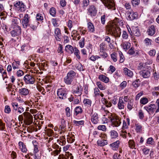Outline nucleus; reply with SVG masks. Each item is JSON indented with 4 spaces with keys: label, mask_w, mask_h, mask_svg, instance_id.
Listing matches in <instances>:
<instances>
[{
    "label": "nucleus",
    "mask_w": 159,
    "mask_h": 159,
    "mask_svg": "<svg viewBox=\"0 0 159 159\" xmlns=\"http://www.w3.org/2000/svg\"><path fill=\"white\" fill-rule=\"evenodd\" d=\"M108 30L115 38L120 37L121 30L119 27H116L114 24H110L108 27Z\"/></svg>",
    "instance_id": "1"
},
{
    "label": "nucleus",
    "mask_w": 159,
    "mask_h": 159,
    "mask_svg": "<svg viewBox=\"0 0 159 159\" xmlns=\"http://www.w3.org/2000/svg\"><path fill=\"white\" fill-rule=\"evenodd\" d=\"M75 75L76 73L75 72L72 70H70L64 79L65 83L67 84H71Z\"/></svg>",
    "instance_id": "2"
},
{
    "label": "nucleus",
    "mask_w": 159,
    "mask_h": 159,
    "mask_svg": "<svg viewBox=\"0 0 159 159\" xmlns=\"http://www.w3.org/2000/svg\"><path fill=\"white\" fill-rule=\"evenodd\" d=\"M15 9L19 12H23L26 10V6L22 2L17 1L14 3Z\"/></svg>",
    "instance_id": "3"
},
{
    "label": "nucleus",
    "mask_w": 159,
    "mask_h": 159,
    "mask_svg": "<svg viewBox=\"0 0 159 159\" xmlns=\"http://www.w3.org/2000/svg\"><path fill=\"white\" fill-rule=\"evenodd\" d=\"M24 81L27 84H32L34 83L35 79L34 77L30 75L27 74L25 75L23 79Z\"/></svg>",
    "instance_id": "4"
},
{
    "label": "nucleus",
    "mask_w": 159,
    "mask_h": 159,
    "mask_svg": "<svg viewBox=\"0 0 159 159\" xmlns=\"http://www.w3.org/2000/svg\"><path fill=\"white\" fill-rule=\"evenodd\" d=\"M110 119L113 125L116 127L119 126L121 123L120 119L116 114L114 115Z\"/></svg>",
    "instance_id": "5"
},
{
    "label": "nucleus",
    "mask_w": 159,
    "mask_h": 159,
    "mask_svg": "<svg viewBox=\"0 0 159 159\" xmlns=\"http://www.w3.org/2000/svg\"><path fill=\"white\" fill-rule=\"evenodd\" d=\"M67 90L65 88H61L58 89L57 95L61 99H65L66 98Z\"/></svg>",
    "instance_id": "6"
},
{
    "label": "nucleus",
    "mask_w": 159,
    "mask_h": 159,
    "mask_svg": "<svg viewBox=\"0 0 159 159\" xmlns=\"http://www.w3.org/2000/svg\"><path fill=\"white\" fill-rule=\"evenodd\" d=\"M105 7L109 9H114L115 4L113 0H101Z\"/></svg>",
    "instance_id": "7"
},
{
    "label": "nucleus",
    "mask_w": 159,
    "mask_h": 159,
    "mask_svg": "<svg viewBox=\"0 0 159 159\" xmlns=\"http://www.w3.org/2000/svg\"><path fill=\"white\" fill-rule=\"evenodd\" d=\"M30 16L27 14H25L22 20L21 24L24 28H26L29 25Z\"/></svg>",
    "instance_id": "8"
},
{
    "label": "nucleus",
    "mask_w": 159,
    "mask_h": 159,
    "mask_svg": "<svg viewBox=\"0 0 159 159\" xmlns=\"http://www.w3.org/2000/svg\"><path fill=\"white\" fill-rule=\"evenodd\" d=\"M87 13L91 16H93L96 15L97 11L96 7L93 5L90 6L87 9Z\"/></svg>",
    "instance_id": "9"
},
{
    "label": "nucleus",
    "mask_w": 159,
    "mask_h": 159,
    "mask_svg": "<svg viewBox=\"0 0 159 159\" xmlns=\"http://www.w3.org/2000/svg\"><path fill=\"white\" fill-rule=\"evenodd\" d=\"M24 116L25 117V120L27 122V124L28 125H30L32 122L33 116L31 115L30 113L28 112H24L23 113Z\"/></svg>",
    "instance_id": "10"
},
{
    "label": "nucleus",
    "mask_w": 159,
    "mask_h": 159,
    "mask_svg": "<svg viewBox=\"0 0 159 159\" xmlns=\"http://www.w3.org/2000/svg\"><path fill=\"white\" fill-rule=\"evenodd\" d=\"M10 33L12 37H16L21 34V29L20 27H14Z\"/></svg>",
    "instance_id": "11"
},
{
    "label": "nucleus",
    "mask_w": 159,
    "mask_h": 159,
    "mask_svg": "<svg viewBox=\"0 0 159 159\" xmlns=\"http://www.w3.org/2000/svg\"><path fill=\"white\" fill-rule=\"evenodd\" d=\"M128 14L127 19L129 20H133L137 18L138 16V15L137 12H134L132 10L128 12Z\"/></svg>",
    "instance_id": "12"
},
{
    "label": "nucleus",
    "mask_w": 159,
    "mask_h": 159,
    "mask_svg": "<svg viewBox=\"0 0 159 159\" xmlns=\"http://www.w3.org/2000/svg\"><path fill=\"white\" fill-rule=\"evenodd\" d=\"M144 108L148 112L152 113L155 111V110L156 109V106L154 104H151L148 106L145 107Z\"/></svg>",
    "instance_id": "13"
},
{
    "label": "nucleus",
    "mask_w": 159,
    "mask_h": 159,
    "mask_svg": "<svg viewBox=\"0 0 159 159\" xmlns=\"http://www.w3.org/2000/svg\"><path fill=\"white\" fill-rule=\"evenodd\" d=\"M120 143V141L119 140H117L110 144L109 146L114 151L117 150L119 148Z\"/></svg>",
    "instance_id": "14"
},
{
    "label": "nucleus",
    "mask_w": 159,
    "mask_h": 159,
    "mask_svg": "<svg viewBox=\"0 0 159 159\" xmlns=\"http://www.w3.org/2000/svg\"><path fill=\"white\" fill-rule=\"evenodd\" d=\"M110 24H114L116 27L122 26L124 25V21L119 20V19L116 18L113 21V22Z\"/></svg>",
    "instance_id": "15"
},
{
    "label": "nucleus",
    "mask_w": 159,
    "mask_h": 159,
    "mask_svg": "<svg viewBox=\"0 0 159 159\" xmlns=\"http://www.w3.org/2000/svg\"><path fill=\"white\" fill-rule=\"evenodd\" d=\"M91 120L94 124H97L99 122V117L97 113H94L91 116Z\"/></svg>",
    "instance_id": "16"
},
{
    "label": "nucleus",
    "mask_w": 159,
    "mask_h": 159,
    "mask_svg": "<svg viewBox=\"0 0 159 159\" xmlns=\"http://www.w3.org/2000/svg\"><path fill=\"white\" fill-rule=\"evenodd\" d=\"M29 91L30 90L28 89L23 88L19 89V93L21 96H26L29 94Z\"/></svg>",
    "instance_id": "17"
},
{
    "label": "nucleus",
    "mask_w": 159,
    "mask_h": 159,
    "mask_svg": "<svg viewBox=\"0 0 159 159\" xmlns=\"http://www.w3.org/2000/svg\"><path fill=\"white\" fill-rule=\"evenodd\" d=\"M55 36L57 41H60L61 39V30L59 28H57L55 31Z\"/></svg>",
    "instance_id": "18"
},
{
    "label": "nucleus",
    "mask_w": 159,
    "mask_h": 159,
    "mask_svg": "<svg viewBox=\"0 0 159 159\" xmlns=\"http://www.w3.org/2000/svg\"><path fill=\"white\" fill-rule=\"evenodd\" d=\"M155 26L153 25H152L149 27L147 31L148 34L151 36L154 35L155 34Z\"/></svg>",
    "instance_id": "19"
},
{
    "label": "nucleus",
    "mask_w": 159,
    "mask_h": 159,
    "mask_svg": "<svg viewBox=\"0 0 159 159\" xmlns=\"http://www.w3.org/2000/svg\"><path fill=\"white\" fill-rule=\"evenodd\" d=\"M123 97H120L117 104L118 107L120 109H124L125 108L124 102L123 100Z\"/></svg>",
    "instance_id": "20"
},
{
    "label": "nucleus",
    "mask_w": 159,
    "mask_h": 159,
    "mask_svg": "<svg viewBox=\"0 0 159 159\" xmlns=\"http://www.w3.org/2000/svg\"><path fill=\"white\" fill-rule=\"evenodd\" d=\"M140 74L144 78H147L150 76V73L148 70H141L140 72Z\"/></svg>",
    "instance_id": "21"
},
{
    "label": "nucleus",
    "mask_w": 159,
    "mask_h": 159,
    "mask_svg": "<svg viewBox=\"0 0 159 159\" xmlns=\"http://www.w3.org/2000/svg\"><path fill=\"white\" fill-rule=\"evenodd\" d=\"M82 88L81 86L78 87L73 90V93L74 94H76L77 96H80L82 94Z\"/></svg>",
    "instance_id": "22"
},
{
    "label": "nucleus",
    "mask_w": 159,
    "mask_h": 159,
    "mask_svg": "<svg viewBox=\"0 0 159 159\" xmlns=\"http://www.w3.org/2000/svg\"><path fill=\"white\" fill-rule=\"evenodd\" d=\"M61 124L60 125L59 129L61 131V132H64L65 130V128L66 127V121L63 119L61 120Z\"/></svg>",
    "instance_id": "23"
},
{
    "label": "nucleus",
    "mask_w": 159,
    "mask_h": 159,
    "mask_svg": "<svg viewBox=\"0 0 159 159\" xmlns=\"http://www.w3.org/2000/svg\"><path fill=\"white\" fill-rule=\"evenodd\" d=\"M19 148L23 152H26L27 151V149L26 146L22 142L20 141L18 143Z\"/></svg>",
    "instance_id": "24"
},
{
    "label": "nucleus",
    "mask_w": 159,
    "mask_h": 159,
    "mask_svg": "<svg viewBox=\"0 0 159 159\" xmlns=\"http://www.w3.org/2000/svg\"><path fill=\"white\" fill-rule=\"evenodd\" d=\"M97 143L98 146L103 147L107 144V141L106 140L101 139L98 140Z\"/></svg>",
    "instance_id": "25"
},
{
    "label": "nucleus",
    "mask_w": 159,
    "mask_h": 159,
    "mask_svg": "<svg viewBox=\"0 0 159 159\" xmlns=\"http://www.w3.org/2000/svg\"><path fill=\"white\" fill-rule=\"evenodd\" d=\"M123 72L125 75L129 77H131L133 76V73L130 70L128 69L127 68H125L123 70Z\"/></svg>",
    "instance_id": "26"
},
{
    "label": "nucleus",
    "mask_w": 159,
    "mask_h": 159,
    "mask_svg": "<svg viewBox=\"0 0 159 159\" xmlns=\"http://www.w3.org/2000/svg\"><path fill=\"white\" fill-rule=\"evenodd\" d=\"M74 48L70 45H67L65 47V50L66 52L70 54H72L74 52Z\"/></svg>",
    "instance_id": "27"
},
{
    "label": "nucleus",
    "mask_w": 159,
    "mask_h": 159,
    "mask_svg": "<svg viewBox=\"0 0 159 159\" xmlns=\"http://www.w3.org/2000/svg\"><path fill=\"white\" fill-rule=\"evenodd\" d=\"M129 124V118H127L126 120H124L123 121V126L122 129L124 130L128 128V126Z\"/></svg>",
    "instance_id": "28"
},
{
    "label": "nucleus",
    "mask_w": 159,
    "mask_h": 159,
    "mask_svg": "<svg viewBox=\"0 0 159 159\" xmlns=\"http://www.w3.org/2000/svg\"><path fill=\"white\" fill-rule=\"evenodd\" d=\"M36 19L37 21L43 22V15L41 13H38L36 15ZM36 23L37 25L39 23V22H36Z\"/></svg>",
    "instance_id": "29"
},
{
    "label": "nucleus",
    "mask_w": 159,
    "mask_h": 159,
    "mask_svg": "<svg viewBox=\"0 0 159 159\" xmlns=\"http://www.w3.org/2000/svg\"><path fill=\"white\" fill-rule=\"evenodd\" d=\"M98 79L101 81L106 83H108L109 81L108 78L103 75H99Z\"/></svg>",
    "instance_id": "30"
},
{
    "label": "nucleus",
    "mask_w": 159,
    "mask_h": 159,
    "mask_svg": "<svg viewBox=\"0 0 159 159\" xmlns=\"http://www.w3.org/2000/svg\"><path fill=\"white\" fill-rule=\"evenodd\" d=\"M87 26L89 32L93 33L94 31V27L92 23L91 22H88L87 24Z\"/></svg>",
    "instance_id": "31"
},
{
    "label": "nucleus",
    "mask_w": 159,
    "mask_h": 159,
    "mask_svg": "<svg viewBox=\"0 0 159 159\" xmlns=\"http://www.w3.org/2000/svg\"><path fill=\"white\" fill-rule=\"evenodd\" d=\"M20 27L18 24L17 20L16 19H13L12 20V24L11 27L14 28V27Z\"/></svg>",
    "instance_id": "32"
},
{
    "label": "nucleus",
    "mask_w": 159,
    "mask_h": 159,
    "mask_svg": "<svg viewBox=\"0 0 159 159\" xmlns=\"http://www.w3.org/2000/svg\"><path fill=\"white\" fill-rule=\"evenodd\" d=\"M122 45L123 48L125 50L129 49L131 46L130 43L127 42L123 43Z\"/></svg>",
    "instance_id": "33"
},
{
    "label": "nucleus",
    "mask_w": 159,
    "mask_h": 159,
    "mask_svg": "<svg viewBox=\"0 0 159 159\" xmlns=\"http://www.w3.org/2000/svg\"><path fill=\"white\" fill-rule=\"evenodd\" d=\"M129 147L131 149H135V144L133 140H129L128 142Z\"/></svg>",
    "instance_id": "34"
},
{
    "label": "nucleus",
    "mask_w": 159,
    "mask_h": 159,
    "mask_svg": "<svg viewBox=\"0 0 159 159\" xmlns=\"http://www.w3.org/2000/svg\"><path fill=\"white\" fill-rule=\"evenodd\" d=\"M74 55L76 56L77 59L79 60H80L81 57L79 55L80 54V51L76 47L74 48Z\"/></svg>",
    "instance_id": "35"
},
{
    "label": "nucleus",
    "mask_w": 159,
    "mask_h": 159,
    "mask_svg": "<svg viewBox=\"0 0 159 159\" xmlns=\"http://www.w3.org/2000/svg\"><path fill=\"white\" fill-rule=\"evenodd\" d=\"M67 141L69 143H72L75 140V136L74 135H69L67 139Z\"/></svg>",
    "instance_id": "36"
},
{
    "label": "nucleus",
    "mask_w": 159,
    "mask_h": 159,
    "mask_svg": "<svg viewBox=\"0 0 159 159\" xmlns=\"http://www.w3.org/2000/svg\"><path fill=\"white\" fill-rule=\"evenodd\" d=\"M83 110L81 107L78 106L76 107L75 109V112L77 115L79 114H81Z\"/></svg>",
    "instance_id": "37"
},
{
    "label": "nucleus",
    "mask_w": 159,
    "mask_h": 159,
    "mask_svg": "<svg viewBox=\"0 0 159 159\" xmlns=\"http://www.w3.org/2000/svg\"><path fill=\"white\" fill-rule=\"evenodd\" d=\"M104 104L106 105L107 107H110L112 106V104L111 102L107 100L106 99L104 98L103 100Z\"/></svg>",
    "instance_id": "38"
},
{
    "label": "nucleus",
    "mask_w": 159,
    "mask_h": 159,
    "mask_svg": "<svg viewBox=\"0 0 159 159\" xmlns=\"http://www.w3.org/2000/svg\"><path fill=\"white\" fill-rule=\"evenodd\" d=\"M133 102V101L132 100H130L128 102L127 107L129 111L131 110L134 108Z\"/></svg>",
    "instance_id": "39"
},
{
    "label": "nucleus",
    "mask_w": 159,
    "mask_h": 159,
    "mask_svg": "<svg viewBox=\"0 0 159 159\" xmlns=\"http://www.w3.org/2000/svg\"><path fill=\"white\" fill-rule=\"evenodd\" d=\"M11 105L13 108V111L16 112L19 107L18 103L16 102H12L11 103Z\"/></svg>",
    "instance_id": "40"
},
{
    "label": "nucleus",
    "mask_w": 159,
    "mask_h": 159,
    "mask_svg": "<svg viewBox=\"0 0 159 159\" xmlns=\"http://www.w3.org/2000/svg\"><path fill=\"white\" fill-rule=\"evenodd\" d=\"M118 53L120 57V59L119 60V61L120 63H123L125 60V57L123 55L121 51H119Z\"/></svg>",
    "instance_id": "41"
},
{
    "label": "nucleus",
    "mask_w": 159,
    "mask_h": 159,
    "mask_svg": "<svg viewBox=\"0 0 159 159\" xmlns=\"http://www.w3.org/2000/svg\"><path fill=\"white\" fill-rule=\"evenodd\" d=\"M111 138L114 139L117 137L118 136V134L116 131L112 130L111 132Z\"/></svg>",
    "instance_id": "42"
},
{
    "label": "nucleus",
    "mask_w": 159,
    "mask_h": 159,
    "mask_svg": "<svg viewBox=\"0 0 159 159\" xmlns=\"http://www.w3.org/2000/svg\"><path fill=\"white\" fill-rule=\"evenodd\" d=\"M56 9L53 7L51 8L49 10V13L53 17L56 16Z\"/></svg>",
    "instance_id": "43"
},
{
    "label": "nucleus",
    "mask_w": 159,
    "mask_h": 159,
    "mask_svg": "<svg viewBox=\"0 0 159 159\" xmlns=\"http://www.w3.org/2000/svg\"><path fill=\"white\" fill-rule=\"evenodd\" d=\"M102 109L106 114L108 116V117L109 119H110L113 116H114V115L115 114H112V113H110L108 110L106 109L105 108H102Z\"/></svg>",
    "instance_id": "44"
},
{
    "label": "nucleus",
    "mask_w": 159,
    "mask_h": 159,
    "mask_svg": "<svg viewBox=\"0 0 159 159\" xmlns=\"http://www.w3.org/2000/svg\"><path fill=\"white\" fill-rule=\"evenodd\" d=\"M65 111L66 116L67 117H70L71 115L72 110L69 107H67L65 109Z\"/></svg>",
    "instance_id": "45"
},
{
    "label": "nucleus",
    "mask_w": 159,
    "mask_h": 159,
    "mask_svg": "<svg viewBox=\"0 0 159 159\" xmlns=\"http://www.w3.org/2000/svg\"><path fill=\"white\" fill-rule=\"evenodd\" d=\"M154 139L152 137L148 138L147 140L146 143L148 144L152 145L154 144Z\"/></svg>",
    "instance_id": "46"
},
{
    "label": "nucleus",
    "mask_w": 159,
    "mask_h": 159,
    "mask_svg": "<svg viewBox=\"0 0 159 159\" xmlns=\"http://www.w3.org/2000/svg\"><path fill=\"white\" fill-rule=\"evenodd\" d=\"M73 122L75 125L79 126L83 125L84 123V120L76 121L75 120H74L73 121Z\"/></svg>",
    "instance_id": "47"
},
{
    "label": "nucleus",
    "mask_w": 159,
    "mask_h": 159,
    "mask_svg": "<svg viewBox=\"0 0 159 159\" xmlns=\"http://www.w3.org/2000/svg\"><path fill=\"white\" fill-rule=\"evenodd\" d=\"M117 54L115 53H112L111 55V57L112 59L115 62H116L117 60Z\"/></svg>",
    "instance_id": "48"
},
{
    "label": "nucleus",
    "mask_w": 159,
    "mask_h": 159,
    "mask_svg": "<svg viewBox=\"0 0 159 159\" xmlns=\"http://www.w3.org/2000/svg\"><path fill=\"white\" fill-rule=\"evenodd\" d=\"M61 151V148L59 150L56 149L51 152V155L54 156H56L60 153Z\"/></svg>",
    "instance_id": "49"
},
{
    "label": "nucleus",
    "mask_w": 159,
    "mask_h": 159,
    "mask_svg": "<svg viewBox=\"0 0 159 159\" xmlns=\"http://www.w3.org/2000/svg\"><path fill=\"white\" fill-rule=\"evenodd\" d=\"M84 38H83L79 42L80 47L81 48H83L84 46Z\"/></svg>",
    "instance_id": "50"
},
{
    "label": "nucleus",
    "mask_w": 159,
    "mask_h": 159,
    "mask_svg": "<svg viewBox=\"0 0 159 159\" xmlns=\"http://www.w3.org/2000/svg\"><path fill=\"white\" fill-rule=\"evenodd\" d=\"M127 33L125 31L123 30L122 32V37L123 39H126L128 37Z\"/></svg>",
    "instance_id": "51"
},
{
    "label": "nucleus",
    "mask_w": 159,
    "mask_h": 159,
    "mask_svg": "<svg viewBox=\"0 0 159 159\" xmlns=\"http://www.w3.org/2000/svg\"><path fill=\"white\" fill-rule=\"evenodd\" d=\"M133 32L135 36H139L140 35V33L138 28H135L133 30Z\"/></svg>",
    "instance_id": "52"
},
{
    "label": "nucleus",
    "mask_w": 159,
    "mask_h": 159,
    "mask_svg": "<svg viewBox=\"0 0 159 159\" xmlns=\"http://www.w3.org/2000/svg\"><path fill=\"white\" fill-rule=\"evenodd\" d=\"M139 80H136L132 83V85L135 88H138L139 86Z\"/></svg>",
    "instance_id": "53"
},
{
    "label": "nucleus",
    "mask_w": 159,
    "mask_h": 159,
    "mask_svg": "<svg viewBox=\"0 0 159 159\" xmlns=\"http://www.w3.org/2000/svg\"><path fill=\"white\" fill-rule=\"evenodd\" d=\"M98 129L105 131L106 130L107 128L105 125H100L98 126L97 128Z\"/></svg>",
    "instance_id": "54"
},
{
    "label": "nucleus",
    "mask_w": 159,
    "mask_h": 159,
    "mask_svg": "<svg viewBox=\"0 0 159 159\" xmlns=\"http://www.w3.org/2000/svg\"><path fill=\"white\" fill-rule=\"evenodd\" d=\"M148 102V99L146 98H143L140 100V103L143 105H145L147 104Z\"/></svg>",
    "instance_id": "55"
},
{
    "label": "nucleus",
    "mask_w": 159,
    "mask_h": 159,
    "mask_svg": "<svg viewBox=\"0 0 159 159\" xmlns=\"http://www.w3.org/2000/svg\"><path fill=\"white\" fill-rule=\"evenodd\" d=\"M142 126L141 125L137 124L136 125V129L135 130L137 133L140 132L142 131Z\"/></svg>",
    "instance_id": "56"
},
{
    "label": "nucleus",
    "mask_w": 159,
    "mask_h": 159,
    "mask_svg": "<svg viewBox=\"0 0 159 159\" xmlns=\"http://www.w3.org/2000/svg\"><path fill=\"white\" fill-rule=\"evenodd\" d=\"M152 40L150 39L146 38L144 40V43L147 46H150L151 45Z\"/></svg>",
    "instance_id": "57"
},
{
    "label": "nucleus",
    "mask_w": 159,
    "mask_h": 159,
    "mask_svg": "<svg viewBox=\"0 0 159 159\" xmlns=\"http://www.w3.org/2000/svg\"><path fill=\"white\" fill-rule=\"evenodd\" d=\"M98 88L101 90H104L105 89V87L100 82H98L96 84Z\"/></svg>",
    "instance_id": "58"
},
{
    "label": "nucleus",
    "mask_w": 159,
    "mask_h": 159,
    "mask_svg": "<svg viewBox=\"0 0 159 159\" xmlns=\"http://www.w3.org/2000/svg\"><path fill=\"white\" fill-rule=\"evenodd\" d=\"M105 44L103 43H102L100 44V49L99 51L100 52H103L105 50Z\"/></svg>",
    "instance_id": "59"
},
{
    "label": "nucleus",
    "mask_w": 159,
    "mask_h": 159,
    "mask_svg": "<svg viewBox=\"0 0 159 159\" xmlns=\"http://www.w3.org/2000/svg\"><path fill=\"white\" fill-rule=\"evenodd\" d=\"M99 53L100 56L104 58H106L108 56L107 54L105 51L103 52H99Z\"/></svg>",
    "instance_id": "60"
},
{
    "label": "nucleus",
    "mask_w": 159,
    "mask_h": 159,
    "mask_svg": "<svg viewBox=\"0 0 159 159\" xmlns=\"http://www.w3.org/2000/svg\"><path fill=\"white\" fill-rule=\"evenodd\" d=\"M76 68L80 71H83L84 70L83 66L80 63L77 64Z\"/></svg>",
    "instance_id": "61"
},
{
    "label": "nucleus",
    "mask_w": 159,
    "mask_h": 159,
    "mask_svg": "<svg viewBox=\"0 0 159 159\" xmlns=\"http://www.w3.org/2000/svg\"><path fill=\"white\" fill-rule=\"evenodd\" d=\"M68 155L67 154H60L59 156L58 159H68Z\"/></svg>",
    "instance_id": "62"
},
{
    "label": "nucleus",
    "mask_w": 159,
    "mask_h": 159,
    "mask_svg": "<svg viewBox=\"0 0 159 159\" xmlns=\"http://www.w3.org/2000/svg\"><path fill=\"white\" fill-rule=\"evenodd\" d=\"M4 111L6 113H9L11 111V109L10 107L8 105H6L5 106Z\"/></svg>",
    "instance_id": "63"
},
{
    "label": "nucleus",
    "mask_w": 159,
    "mask_h": 159,
    "mask_svg": "<svg viewBox=\"0 0 159 159\" xmlns=\"http://www.w3.org/2000/svg\"><path fill=\"white\" fill-rule=\"evenodd\" d=\"M142 151L143 152V154L144 155H146L149 153L150 150L149 149H148L147 148H145L143 149Z\"/></svg>",
    "instance_id": "64"
}]
</instances>
